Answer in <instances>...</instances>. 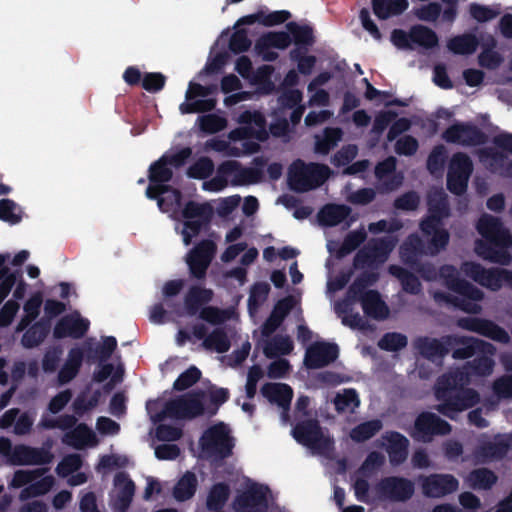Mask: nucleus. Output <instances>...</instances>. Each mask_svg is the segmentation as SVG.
Segmentation results:
<instances>
[{"label":"nucleus","mask_w":512,"mask_h":512,"mask_svg":"<svg viewBox=\"0 0 512 512\" xmlns=\"http://www.w3.org/2000/svg\"><path fill=\"white\" fill-rule=\"evenodd\" d=\"M381 428L382 423L379 420L368 421L352 429L350 437L357 442L365 441L374 436Z\"/></svg>","instance_id":"nucleus-60"},{"label":"nucleus","mask_w":512,"mask_h":512,"mask_svg":"<svg viewBox=\"0 0 512 512\" xmlns=\"http://www.w3.org/2000/svg\"><path fill=\"white\" fill-rule=\"evenodd\" d=\"M214 207L211 203L188 202L181 211V221L175 227V230L181 234L182 241L189 245L196 237L202 227L208 222Z\"/></svg>","instance_id":"nucleus-12"},{"label":"nucleus","mask_w":512,"mask_h":512,"mask_svg":"<svg viewBox=\"0 0 512 512\" xmlns=\"http://www.w3.org/2000/svg\"><path fill=\"white\" fill-rule=\"evenodd\" d=\"M270 502L271 493L266 486L247 480L233 508L235 512H266Z\"/></svg>","instance_id":"nucleus-15"},{"label":"nucleus","mask_w":512,"mask_h":512,"mask_svg":"<svg viewBox=\"0 0 512 512\" xmlns=\"http://www.w3.org/2000/svg\"><path fill=\"white\" fill-rule=\"evenodd\" d=\"M197 124L201 131L207 134H214L227 127V120L217 114H207L197 118Z\"/></svg>","instance_id":"nucleus-58"},{"label":"nucleus","mask_w":512,"mask_h":512,"mask_svg":"<svg viewBox=\"0 0 512 512\" xmlns=\"http://www.w3.org/2000/svg\"><path fill=\"white\" fill-rule=\"evenodd\" d=\"M495 152H481V162L492 171L512 177V161L507 154L512 155V135L500 134L494 140Z\"/></svg>","instance_id":"nucleus-16"},{"label":"nucleus","mask_w":512,"mask_h":512,"mask_svg":"<svg viewBox=\"0 0 512 512\" xmlns=\"http://www.w3.org/2000/svg\"><path fill=\"white\" fill-rule=\"evenodd\" d=\"M296 305L297 301L292 297L279 301L273 309L270 317L262 326V334L264 336L272 334L279 327L286 314L296 307Z\"/></svg>","instance_id":"nucleus-42"},{"label":"nucleus","mask_w":512,"mask_h":512,"mask_svg":"<svg viewBox=\"0 0 512 512\" xmlns=\"http://www.w3.org/2000/svg\"><path fill=\"white\" fill-rule=\"evenodd\" d=\"M213 170V161L207 157H202L189 167L187 174L191 178L205 179L211 175Z\"/></svg>","instance_id":"nucleus-63"},{"label":"nucleus","mask_w":512,"mask_h":512,"mask_svg":"<svg viewBox=\"0 0 512 512\" xmlns=\"http://www.w3.org/2000/svg\"><path fill=\"white\" fill-rule=\"evenodd\" d=\"M410 38L412 41V47L414 45L429 49L437 46L438 37L436 33L422 25L414 26L410 30Z\"/></svg>","instance_id":"nucleus-53"},{"label":"nucleus","mask_w":512,"mask_h":512,"mask_svg":"<svg viewBox=\"0 0 512 512\" xmlns=\"http://www.w3.org/2000/svg\"><path fill=\"white\" fill-rule=\"evenodd\" d=\"M268 291H269V287L266 283H258L252 287L250 296L248 299V309H249L250 316L252 318L255 317L257 309L266 300Z\"/></svg>","instance_id":"nucleus-61"},{"label":"nucleus","mask_w":512,"mask_h":512,"mask_svg":"<svg viewBox=\"0 0 512 512\" xmlns=\"http://www.w3.org/2000/svg\"><path fill=\"white\" fill-rule=\"evenodd\" d=\"M9 259V253H0V304L11 292L13 298L22 299L29 286L23 278H18L15 272L10 271L7 266Z\"/></svg>","instance_id":"nucleus-20"},{"label":"nucleus","mask_w":512,"mask_h":512,"mask_svg":"<svg viewBox=\"0 0 512 512\" xmlns=\"http://www.w3.org/2000/svg\"><path fill=\"white\" fill-rule=\"evenodd\" d=\"M233 440L229 428L218 423L204 430L198 441V456L215 461L230 455Z\"/></svg>","instance_id":"nucleus-11"},{"label":"nucleus","mask_w":512,"mask_h":512,"mask_svg":"<svg viewBox=\"0 0 512 512\" xmlns=\"http://www.w3.org/2000/svg\"><path fill=\"white\" fill-rule=\"evenodd\" d=\"M459 326L482 334L500 343H508L510 340L509 334L503 328L490 321L478 318H466L459 321Z\"/></svg>","instance_id":"nucleus-33"},{"label":"nucleus","mask_w":512,"mask_h":512,"mask_svg":"<svg viewBox=\"0 0 512 512\" xmlns=\"http://www.w3.org/2000/svg\"><path fill=\"white\" fill-rule=\"evenodd\" d=\"M62 441L68 446L78 450L94 448L99 444V438L86 424H78L73 429L67 431Z\"/></svg>","instance_id":"nucleus-36"},{"label":"nucleus","mask_w":512,"mask_h":512,"mask_svg":"<svg viewBox=\"0 0 512 512\" xmlns=\"http://www.w3.org/2000/svg\"><path fill=\"white\" fill-rule=\"evenodd\" d=\"M44 469L35 470H18L14 473L10 482L13 488H20L26 486L19 494V499L22 501L30 497H37L46 494L51 490L55 484L53 476H44Z\"/></svg>","instance_id":"nucleus-14"},{"label":"nucleus","mask_w":512,"mask_h":512,"mask_svg":"<svg viewBox=\"0 0 512 512\" xmlns=\"http://www.w3.org/2000/svg\"><path fill=\"white\" fill-rule=\"evenodd\" d=\"M365 238L363 230L350 233L342 245L335 241H328L327 248L331 254L342 257L354 250Z\"/></svg>","instance_id":"nucleus-50"},{"label":"nucleus","mask_w":512,"mask_h":512,"mask_svg":"<svg viewBox=\"0 0 512 512\" xmlns=\"http://www.w3.org/2000/svg\"><path fill=\"white\" fill-rule=\"evenodd\" d=\"M441 278L450 290L447 301L468 313H478L480 311L482 292L471 284L460 280L454 267L444 266L441 269Z\"/></svg>","instance_id":"nucleus-10"},{"label":"nucleus","mask_w":512,"mask_h":512,"mask_svg":"<svg viewBox=\"0 0 512 512\" xmlns=\"http://www.w3.org/2000/svg\"><path fill=\"white\" fill-rule=\"evenodd\" d=\"M477 230L488 244L483 240H478L475 243V253L491 262L508 263L510 257L504 248L509 245L510 237L498 219L490 215H483L477 224Z\"/></svg>","instance_id":"nucleus-7"},{"label":"nucleus","mask_w":512,"mask_h":512,"mask_svg":"<svg viewBox=\"0 0 512 512\" xmlns=\"http://www.w3.org/2000/svg\"><path fill=\"white\" fill-rule=\"evenodd\" d=\"M215 250V244L212 241L206 240L199 243L189 252L186 257V262L192 275L198 278L204 276L211 260L214 257Z\"/></svg>","instance_id":"nucleus-23"},{"label":"nucleus","mask_w":512,"mask_h":512,"mask_svg":"<svg viewBox=\"0 0 512 512\" xmlns=\"http://www.w3.org/2000/svg\"><path fill=\"white\" fill-rule=\"evenodd\" d=\"M428 206L429 216L421 223V230L429 244L425 246L417 236L409 237L400 248L401 258L406 263H415L421 255H434L448 243L449 234L440 226V220L448 215L444 193L430 194Z\"/></svg>","instance_id":"nucleus-3"},{"label":"nucleus","mask_w":512,"mask_h":512,"mask_svg":"<svg viewBox=\"0 0 512 512\" xmlns=\"http://www.w3.org/2000/svg\"><path fill=\"white\" fill-rule=\"evenodd\" d=\"M43 305V297L41 292L32 293L23 303L22 314L16 325V331H24L32 324L40 315Z\"/></svg>","instance_id":"nucleus-40"},{"label":"nucleus","mask_w":512,"mask_h":512,"mask_svg":"<svg viewBox=\"0 0 512 512\" xmlns=\"http://www.w3.org/2000/svg\"><path fill=\"white\" fill-rule=\"evenodd\" d=\"M89 327L88 320L82 318L77 312L60 319L54 327L53 335L57 339L82 337Z\"/></svg>","instance_id":"nucleus-32"},{"label":"nucleus","mask_w":512,"mask_h":512,"mask_svg":"<svg viewBox=\"0 0 512 512\" xmlns=\"http://www.w3.org/2000/svg\"><path fill=\"white\" fill-rule=\"evenodd\" d=\"M229 497V487L226 484L219 483L214 485L207 496L206 506L211 511L220 510Z\"/></svg>","instance_id":"nucleus-56"},{"label":"nucleus","mask_w":512,"mask_h":512,"mask_svg":"<svg viewBox=\"0 0 512 512\" xmlns=\"http://www.w3.org/2000/svg\"><path fill=\"white\" fill-rule=\"evenodd\" d=\"M395 243L392 236H387L374 246L366 247L357 254L355 267L371 273L358 278L349 289L347 297L336 304L335 311L344 325L353 329L365 328L364 320L358 313H354V306L358 301H361L363 311L367 316L374 319H384L388 316V307L381 300L378 292L367 290V287L377 280L374 270L387 260Z\"/></svg>","instance_id":"nucleus-1"},{"label":"nucleus","mask_w":512,"mask_h":512,"mask_svg":"<svg viewBox=\"0 0 512 512\" xmlns=\"http://www.w3.org/2000/svg\"><path fill=\"white\" fill-rule=\"evenodd\" d=\"M350 213V210L344 205H327L318 215L319 221L323 225L333 226L344 220Z\"/></svg>","instance_id":"nucleus-54"},{"label":"nucleus","mask_w":512,"mask_h":512,"mask_svg":"<svg viewBox=\"0 0 512 512\" xmlns=\"http://www.w3.org/2000/svg\"><path fill=\"white\" fill-rule=\"evenodd\" d=\"M50 331L48 320L40 319L32 325H29L22 336L21 343L25 348H33L40 345L47 337Z\"/></svg>","instance_id":"nucleus-45"},{"label":"nucleus","mask_w":512,"mask_h":512,"mask_svg":"<svg viewBox=\"0 0 512 512\" xmlns=\"http://www.w3.org/2000/svg\"><path fill=\"white\" fill-rule=\"evenodd\" d=\"M413 492L414 485L411 481L404 478L387 477L375 486L374 498H378V501H403L410 498Z\"/></svg>","instance_id":"nucleus-21"},{"label":"nucleus","mask_w":512,"mask_h":512,"mask_svg":"<svg viewBox=\"0 0 512 512\" xmlns=\"http://www.w3.org/2000/svg\"><path fill=\"white\" fill-rule=\"evenodd\" d=\"M396 159L389 157L385 161L379 163L375 169L376 177L381 185L391 191L399 187L403 181V174L395 171Z\"/></svg>","instance_id":"nucleus-39"},{"label":"nucleus","mask_w":512,"mask_h":512,"mask_svg":"<svg viewBox=\"0 0 512 512\" xmlns=\"http://www.w3.org/2000/svg\"><path fill=\"white\" fill-rule=\"evenodd\" d=\"M82 457L78 454H71L64 457L56 467L59 477L66 478L71 486H79L87 481V475L78 470L82 466Z\"/></svg>","instance_id":"nucleus-34"},{"label":"nucleus","mask_w":512,"mask_h":512,"mask_svg":"<svg viewBox=\"0 0 512 512\" xmlns=\"http://www.w3.org/2000/svg\"><path fill=\"white\" fill-rule=\"evenodd\" d=\"M384 2L385 0H373V9L375 14L383 19L392 15L400 14L408 8L407 0H391L388 3V8H384Z\"/></svg>","instance_id":"nucleus-57"},{"label":"nucleus","mask_w":512,"mask_h":512,"mask_svg":"<svg viewBox=\"0 0 512 512\" xmlns=\"http://www.w3.org/2000/svg\"><path fill=\"white\" fill-rule=\"evenodd\" d=\"M235 68L237 72L244 78L250 79L251 83L258 87L259 92L269 93L270 91L273 90L274 84L271 81V66L264 65L260 67L255 74L251 76V62L247 57L242 56L237 60Z\"/></svg>","instance_id":"nucleus-26"},{"label":"nucleus","mask_w":512,"mask_h":512,"mask_svg":"<svg viewBox=\"0 0 512 512\" xmlns=\"http://www.w3.org/2000/svg\"><path fill=\"white\" fill-rule=\"evenodd\" d=\"M301 102L302 93L297 89L287 90L282 94L280 97L281 108L279 114L284 117V119L280 120L278 123L271 124L270 131L273 135L282 136L285 134L288 128V123L285 119L286 116L289 115L293 124L300 121L305 110V106L301 104Z\"/></svg>","instance_id":"nucleus-18"},{"label":"nucleus","mask_w":512,"mask_h":512,"mask_svg":"<svg viewBox=\"0 0 512 512\" xmlns=\"http://www.w3.org/2000/svg\"><path fill=\"white\" fill-rule=\"evenodd\" d=\"M172 177V167L166 161H162L160 158L158 161L153 163L149 168V186L146 189V196L148 198H154L155 193L161 188L166 187Z\"/></svg>","instance_id":"nucleus-38"},{"label":"nucleus","mask_w":512,"mask_h":512,"mask_svg":"<svg viewBox=\"0 0 512 512\" xmlns=\"http://www.w3.org/2000/svg\"><path fill=\"white\" fill-rule=\"evenodd\" d=\"M422 491L428 497L440 498L456 491L458 480L449 474H435L424 477L421 481Z\"/></svg>","instance_id":"nucleus-25"},{"label":"nucleus","mask_w":512,"mask_h":512,"mask_svg":"<svg viewBox=\"0 0 512 512\" xmlns=\"http://www.w3.org/2000/svg\"><path fill=\"white\" fill-rule=\"evenodd\" d=\"M343 131L340 128H326L322 135L315 137V151L327 154L342 139Z\"/></svg>","instance_id":"nucleus-52"},{"label":"nucleus","mask_w":512,"mask_h":512,"mask_svg":"<svg viewBox=\"0 0 512 512\" xmlns=\"http://www.w3.org/2000/svg\"><path fill=\"white\" fill-rule=\"evenodd\" d=\"M334 405L339 412H353L360 405L358 394L353 389H344L334 398Z\"/></svg>","instance_id":"nucleus-55"},{"label":"nucleus","mask_w":512,"mask_h":512,"mask_svg":"<svg viewBox=\"0 0 512 512\" xmlns=\"http://www.w3.org/2000/svg\"><path fill=\"white\" fill-rule=\"evenodd\" d=\"M261 179V172L255 168H245L239 162L228 160L220 164L216 175L202 183V189L211 193L223 191L229 184L245 186L255 184Z\"/></svg>","instance_id":"nucleus-9"},{"label":"nucleus","mask_w":512,"mask_h":512,"mask_svg":"<svg viewBox=\"0 0 512 512\" xmlns=\"http://www.w3.org/2000/svg\"><path fill=\"white\" fill-rule=\"evenodd\" d=\"M477 46L478 40L472 34L458 35L447 42L448 50L457 55H470L476 51Z\"/></svg>","instance_id":"nucleus-48"},{"label":"nucleus","mask_w":512,"mask_h":512,"mask_svg":"<svg viewBox=\"0 0 512 512\" xmlns=\"http://www.w3.org/2000/svg\"><path fill=\"white\" fill-rule=\"evenodd\" d=\"M135 492L133 481L125 474L120 473L115 477L112 492V507L118 511H125L132 501Z\"/></svg>","instance_id":"nucleus-35"},{"label":"nucleus","mask_w":512,"mask_h":512,"mask_svg":"<svg viewBox=\"0 0 512 512\" xmlns=\"http://www.w3.org/2000/svg\"><path fill=\"white\" fill-rule=\"evenodd\" d=\"M497 476L491 470L479 468L469 473L465 479L467 485L476 490L490 489L497 481Z\"/></svg>","instance_id":"nucleus-47"},{"label":"nucleus","mask_w":512,"mask_h":512,"mask_svg":"<svg viewBox=\"0 0 512 512\" xmlns=\"http://www.w3.org/2000/svg\"><path fill=\"white\" fill-rule=\"evenodd\" d=\"M203 346L206 349L213 350L218 353H223L228 350L229 341L221 330L216 329L204 339Z\"/></svg>","instance_id":"nucleus-62"},{"label":"nucleus","mask_w":512,"mask_h":512,"mask_svg":"<svg viewBox=\"0 0 512 512\" xmlns=\"http://www.w3.org/2000/svg\"><path fill=\"white\" fill-rule=\"evenodd\" d=\"M468 382L469 372L466 368L439 379L436 387V397L443 401L438 406V410L442 414L454 418L456 413L478 402L479 396L475 391L464 389V385Z\"/></svg>","instance_id":"nucleus-5"},{"label":"nucleus","mask_w":512,"mask_h":512,"mask_svg":"<svg viewBox=\"0 0 512 512\" xmlns=\"http://www.w3.org/2000/svg\"><path fill=\"white\" fill-rule=\"evenodd\" d=\"M338 357L336 345L326 342H315L306 350L304 364L308 368H318L329 364Z\"/></svg>","instance_id":"nucleus-30"},{"label":"nucleus","mask_w":512,"mask_h":512,"mask_svg":"<svg viewBox=\"0 0 512 512\" xmlns=\"http://www.w3.org/2000/svg\"><path fill=\"white\" fill-rule=\"evenodd\" d=\"M309 405L307 397H299L296 403V424L291 433L293 438L314 455H328L332 441L318 426L312 415L306 410Z\"/></svg>","instance_id":"nucleus-6"},{"label":"nucleus","mask_w":512,"mask_h":512,"mask_svg":"<svg viewBox=\"0 0 512 512\" xmlns=\"http://www.w3.org/2000/svg\"><path fill=\"white\" fill-rule=\"evenodd\" d=\"M512 447V440L508 436H496L492 440H483L474 453L475 459L480 463L497 461L504 457Z\"/></svg>","instance_id":"nucleus-24"},{"label":"nucleus","mask_w":512,"mask_h":512,"mask_svg":"<svg viewBox=\"0 0 512 512\" xmlns=\"http://www.w3.org/2000/svg\"><path fill=\"white\" fill-rule=\"evenodd\" d=\"M53 454L48 448H31L24 445L15 446L11 456H9V464L12 465H37L50 463Z\"/></svg>","instance_id":"nucleus-29"},{"label":"nucleus","mask_w":512,"mask_h":512,"mask_svg":"<svg viewBox=\"0 0 512 512\" xmlns=\"http://www.w3.org/2000/svg\"><path fill=\"white\" fill-rule=\"evenodd\" d=\"M205 393L185 394L177 399L150 400L146 409L154 423H158L156 437L163 441H175L182 435L180 420L192 419L205 413L214 414L217 406L207 405Z\"/></svg>","instance_id":"nucleus-2"},{"label":"nucleus","mask_w":512,"mask_h":512,"mask_svg":"<svg viewBox=\"0 0 512 512\" xmlns=\"http://www.w3.org/2000/svg\"><path fill=\"white\" fill-rule=\"evenodd\" d=\"M237 123L239 127L230 131L227 139L212 138L205 143V149L235 157L256 152L258 144L249 140L263 141L267 138L263 116L257 111H244Z\"/></svg>","instance_id":"nucleus-4"},{"label":"nucleus","mask_w":512,"mask_h":512,"mask_svg":"<svg viewBox=\"0 0 512 512\" xmlns=\"http://www.w3.org/2000/svg\"><path fill=\"white\" fill-rule=\"evenodd\" d=\"M197 478L194 473L186 472L176 483L173 489V496L177 501L190 499L197 489Z\"/></svg>","instance_id":"nucleus-51"},{"label":"nucleus","mask_w":512,"mask_h":512,"mask_svg":"<svg viewBox=\"0 0 512 512\" xmlns=\"http://www.w3.org/2000/svg\"><path fill=\"white\" fill-rule=\"evenodd\" d=\"M458 344H462L464 348L455 349L454 357L456 358H465L476 353L493 355L495 352V348L489 343L473 338L460 337H448L445 339V344L436 339H419L417 348L426 360L436 364L437 360L447 352L446 346L452 347Z\"/></svg>","instance_id":"nucleus-8"},{"label":"nucleus","mask_w":512,"mask_h":512,"mask_svg":"<svg viewBox=\"0 0 512 512\" xmlns=\"http://www.w3.org/2000/svg\"><path fill=\"white\" fill-rule=\"evenodd\" d=\"M155 194L153 199L157 200V205L162 212L168 213L171 217H175L180 212V193L176 189L166 186Z\"/></svg>","instance_id":"nucleus-44"},{"label":"nucleus","mask_w":512,"mask_h":512,"mask_svg":"<svg viewBox=\"0 0 512 512\" xmlns=\"http://www.w3.org/2000/svg\"><path fill=\"white\" fill-rule=\"evenodd\" d=\"M461 271L480 285L497 290L503 285H512V272L505 269L485 270L475 262H465Z\"/></svg>","instance_id":"nucleus-19"},{"label":"nucleus","mask_w":512,"mask_h":512,"mask_svg":"<svg viewBox=\"0 0 512 512\" xmlns=\"http://www.w3.org/2000/svg\"><path fill=\"white\" fill-rule=\"evenodd\" d=\"M329 175L327 166L296 161L290 166L288 181L292 189L302 192L318 187Z\"/></svg>","instance_id":"nucleus-13"},{"label":"nucleus","mask_w":512,"mask_h":512,"mask_svg":"<svg viewBox=\"0 0 512 512\" xmlns=\"http://www.w3.org/2000/svg\"><path fill=\"white\" fill-rule=\"evenodd\" d=\"M215 86H204L195 81H190L185 92V100L179 105L181 114L206 112L216 105V99L212 94Z\"/></svg>","instance_id":"nucleus-17"},{"label":"nucleus","mask_w":512,"mask_h":512,"mask_svg":"<svg viewBox=\"0 0 512 512\" xmlns=\"http://www.w3.org/2000/svg\"><path fill=\"white\" fill-rule=\"evenodd\" d=\"M263 396L271 403L286 410L293 396L291 387L284 383H268L262 388Z\"/></svg>","instance_id":"nucleus-41"},{"label":"nucleus","mask_w":512,"mask_h":512,"mask_svg":"<svg viewBox=\"0 0 512 512\" xmlns=\"http://www.w3.org/2000/svg\"><path fill=\"white\" fill-rule=\"evenodd\" d=\"M384 445L394 464L403 462L407 457L408 440L399 433H388L383 437Z\"/></svg>","instance_id":"nucleus-43"},{"label":"nucleus","mask_w":512,"mask_h":512,"mask_svg":"<svg viewBox=\"0 0 512 512\" xmlns=\"http://www.w3.org/2000/svg\"><path fill=\"white\" fill-rule=\"evenodd\" d=\"M443 138L451 143L476 145L482 142L483 135L473 126L457 123L444 132Z\"/></svg>","instance_id":"nucleus-37"},{"label":"nucleus","mask_w":512,"mask_h":512,"mask_svg":"<svg viewBox=\"0 0 512 512\" xmlns=\"http://www.w3.org/2000/svg\"><path fill=\"white\" fill-rule=\"evenodd\" d=\"M90 348V344L76 345L72 347L58 372V381L65 384L73 380L79 372L84 354Z\"/></svg>","instance_id":"nucleus-31"},{"label":"nucleus","mask_w":512,"mask_h":512,"mask_svg":"<svg viewBox=\"0 0 512 512\" xmlns=\"http://www.w3.org/2000/svg\"><path fill=\"white\" fill-rule=\"evenodd\" d=\"M449 431L450 426L447 422L434 414L423 413L415 422L412 436L420 441H428L434 434H446Z\"/></svg>","instance_id":"nucleus-28"},{"label":"nucleus","mask_w":512,"mask_h":512,"mask_svg":"<svg viewBox=\"0 0 512 512\" xmlns=\"http://www.w3.org/2000/svg\"><path fill=\"white\" fill-rule=\"evenodd\" d=\"M290 43V35L287 32H269L258 39L255 50L263 60L271 61L277 57L276 50H283Z\"/></svg>","instance_id":"nucleus-27"},{"label":"nucleus","mask_w":512,"mask_h":512,"mask_svg":"<svg viewBox=\"0 0 512 512\" xmlns=\"http://www.w3.org/2000/svg\"><path fill=\"white\" fill-rule=\"evenodd\" d=\"M293 348L294 344L290 337L277 335L264 344L263 353L267 358H274L290 354Z\"/></svg>","instance_id":"nucleus-46"},{"label":"nucleus","mask_w":512,"mask_h":512,"mask_svg":"<svg viewBox=\"0 0 512 512\" xmlns=\"http://www.w3.org/2000/svg\"><path fill=\"white\" fill-rule=\"evenodd\" d=\"M472 172V163L469 158L461 153L455 154L449 164L447 185L455 194L463 193L468 184Z\"/></svg>","instance_id":"nucleus-22"},{"label":"nucleus","mask_w":512,"mask_h":512,"mask_svg":"<svg viewBox=\"0 0 512 512\" xmlns=\"http://www.w3.org/2000/svg\"><path fill=\"white\" fill-rule=\"evenodd\" d=\"M127 464V458L121 455H103L100 457L98 464L96 465V471L98 473L106 474L112 469L117 467H123Z\"/></svg>","instance_id":"nucleus-64"},{"label":"nucleus","mask_w":512,"mask_h":512,"mask_svg":"<svg viewBox=\"0 0 512 512\" xmlns=\"http://www.w3.org/2000/svg\"><path fill=\"white\" fill-rule=\"evenodd\" d=\"M212 291L205 288L194 287L190 289L185 297L184 312L188 315H195L199 307L212 299Z\"/></svg>","instance_id":"nucleus-49"},{"label":"nucleus","mask_w":512,"mask_h":512,"mask_svg":"<svg viewBox=\"0 0 512 512\" xmlns=\"http://www.w3.org/2000/svg\"><path fill=\"white\" fill-rule=\"evenodd\" d=\"M23 216L22 209L19 205L9 199L0 200V220L9 224H17Z\"/></svg>","instance_id":"nucleus-59"}]
</instances>
